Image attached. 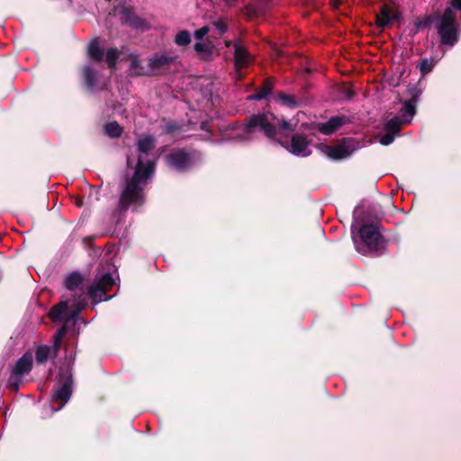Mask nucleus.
<instances>
[{
	"label": "nucleus",
	"mask_w": 461,
	"mask_h": 461,
	"mask_svg": "<svg viewBox=\"0 0 461 461\" xmlns=\"http://www.w3.org/2000/svg\"><path fill=\"white\" fill-rule=\"evenodd\" d=\"M156 158L153 146H130L127 167L133 174L121 195L120 204L123 209L143 203L142 191L154 172Z\"/></svg>",
	"instance_id": "f257e3e1"
},
{
	"label": "nucleus",
	"mask_w": 461,
	"mask_h": 461,
	"mask_svg": "<svg viewBox=\"0 0 461 461\" xmlns=\"http://www.w3.org/2000/svg\"><path fill=\"white\" fill-rule=\"evenodd\" d=\"M436 29L442 45L453 47L458 42L460 28L456 14L450 7L438 17Z\"/></svg>",
	"instance_id": "f03ea898"
},
{
	"label": "nucleus",
	"mask_w": 461,
	"mask_h": 461,
	"mask_svg": "<svg viewBox=\"0 0 461 461\" xmlns=\"http://www.w3.org/2000/svg\"><path fill=\"white\" fill-rule=\"evenodd\" d=\"M416 113V106L411 101H405L398 115L390 119L384 126V134L381 137L380 144H392L403 123L411 122Z\"/></svg>",
	"instance_id": "7ed1b4c3"
},
{
	"label": "nucleus",
	"mask_w": 461,
	"mask_h": 461,
	"mask_svg": "<svg viewBox=\"0 0 461 461\" xmlns=\"http://www.w3.org/2000/svg\"><path fill=\"white\" fill-rule=\"evenodd\" d=\"M274 120H277L274 113H259L250 115L246 126L249 132L258 131L263 132L269 140H274L278 133V128L272 122Z\"/></svg>",
	"instance_id": "20e7f679"
},
{
	"label": "nucleus",
	"mask_w": 461,
	"mask_h": 461,
	"mask_svg": "<svg viewBox=\"0 0 461 461\" xmlns=\"http://www.w3.org/2000/svg\"><path fill=\"white\" fill-rule=\"evenodd\" d=\"M360 237L368 250H376L379 247L381 235L375 225H364L360 230Z\"/></svg>",
	"instance_id": "39448f33"
},
{
	"label": "nucleus",
	"mask_w": 461,
	"mask_h": 461,
	"mask_svg": "<svg viewBox=\"0 0 461 461\" xmlns=\"http://www.w3.org/2000/svg\"><path fill=\"white\" fill-rule=\"evenodd\" d=\"M321 154L334 160L349 157L355 149L352 146H316Z\"/></svg>",
	"instance_id": "423d86ee"
},
{
	"label": "nucleus",
	"mask_w": 461,
	"mask_h": 461,
	"mask_svg": "<svg viewBox=\"0 0 461 461\" xmlns=\"http://www.w3.org/2000/svg\"><path fill=\"white\" fill-rule=\"evenodd\" d=\"M32 365V355H29V354L23 355L17 361L16 365L14 366V367L13 369L12 375L10 378L11 382L14 383L12 384V386L14 388L18 387V383L20 382V377L23 375L27 374L31 370Z\"/></svg>",
	"instance_id": "0eeeda50"
},
{
	"label": "nucleus",
	"mask_w": 461,
	"mask_h": 461,
	"mask_svg": "<svg viewBox=\"0 0 461 461\" xmlns=\"http://www.w3.org/2000/svg\"><path fill=\"white\" fill-rule=\"evenodd\" d=\"M66 332V327H62L55 335L54 346L50 348L47 346H41L36 351V359L39 363H44L50 357L55 356L59 348L61 338Z\"/></svg>",
	"instance_id": "6e6552de"
},
{
	"label": "nucleus",
	"mask_w": 461,
	"mask_h": 461,
	"mask_svg": "<svg viewBox=\"0 0 461 461\" xmlns=\"http://www.w3.org/2000/svg\"><path fill=\"white\" fill-rule=\"evenodd\" d=\"M72 380L71 377L68 376L62 385L55 392L52 397L53 403H59V406L54 409V411L60 410L69 400L72 393Z\"/></svg>",
	"instance_id": "1a4fd4ad"
},
{
	"label": "nucleus",
	"mask_w": 461,
	"mask_h": 461,
	"mask_svg": "<svg viewBox=\"0 0 461 461\" xmlns=\"http://www.w3.org/2000/svg\"><path fill=\"white\" fill-rule=\"evenodd\" d=\"M347 122L348 118L344 115L333 116L327 122L320 123L318 125V130L323 134L330 135L339 130Z\"/></svg>",
	"instance_id": "9d476101"
},
{
	"label": "nucleus",
	"mask_w": 461,
	"mask_h": 461,
	"mask_svg": "<svg viewBox=\"0 0 461 461\" xmlns=\"http://www.w3.org/2000/svg\"><path fill=\"white\" fill-rule=\"evenodd\" d=\"M121 13V21L122 23L128 24L135 29L144 30L147 28V23H145V21L136 16L129 9L122 7Z\"/></svg>",
	"instance_id": "9b49d317"
},
{
	"label": "nucleus",
	"mask_w": 461,
	"mask_h": 461,
	"mask_svg": "<svg viewBox=\"0 0 461 461\" xmlns=\"http://www.w3.org/2000/svg\"><path fill=\"white\" fill-rule=\"evenodd\" d=\"M235 65L237 68L247 67L251 62V56L248 50L240 42L233 44Z\"/></svg>",
	"instance_id": "f8f14e48"
},
{
	"label": "nucleus",
	"mask_w": 461,
	"mask_h": 461,
	"mask_svg": "<svg viewBox=\"0 0 461 461\" xmlns=\"http://www.w3.org/2000/svg\"><path fill=\"white\" fill-rule=\"evenodd\" d=\"M83 75L85 83L90 91H96L103 88V86L98 85L97 72L91 67L90 64H86L84 67Z\"/></svg>",
	"instance_id": "ddd939ff"
},
{
	"label": "nucleus",
	"mask_w": 461,
	"mask_h": 461,
	"mask_svg": "<svg viewBox=\"0 0 461 461\" xmlns=\"http://www.w3.org/2000/svg\"><path fill=\"white\" fill-rule=\"evenodd\" d=\"M396 18L397 15L388 6L384 5L376 14V23L379 27L390 26Z\"/></svg>",
	"instance_id": "4468645a"
},
{
	"label": "nucleus",
	"mask_w": 461,
	"mask_h": 461,
	"mask_svg": "<svg viewBox=\"0 0 461 461\" xmlns=\"http://www.w3.org/2000/svg\"><path fill=\"white\" fill-rule=\"evenodd\" d=\"M167 163L176 169H183L189 165L190 158L182 152H177L167 158Z\"/></svg>",
	"instance_id": "2eb2a0df"
},
{
	"label": "nucleus",
	"mask_w": 461,
	"mask_h": 461,
	"mask_svg": "<svg viewBox=\"0 0 461 461\" xmlns=\"http://www.w3.org/2000/svg\"><path fill=\"white\" fill-rule=\"evenodd\" d=\"M440 60V57L434 56L423 58L420 59L419 68L422 76H426L432 71L436 64Z\"/></svg>",
	"instance_id": "dca6fc26"
},
{
	"label": "nucleus",
	"mask_w": 461,
	"mask_h": 461,
	"mask_svg": "<svg viewBox=\"0 0 461 461\" xmlns=\"http://www.w3.org/2000/svg\"><path fill=\"white\" fill-rule=\"evenodd\" d=\"M273 86L269 81H266L264 86L257 90V92L248 96V100L261 101L267 98L272 92Z\"/></svg>",
	"instance_id": "f3484780"
},
{
	"label": "nucleus",
	"mask_w": 461,
	"mask_h": 461,
	"mask_svg": "<svg viewBox=\"0 0 461 461\" xmlns=\"http://www.w3.org/2000/svg\"><path fill=\"white\" fill-rule=\"evenodd\" d=\"M170 59H171L165 54H155L149 59V68L152 70L162 68L164 66L168 64Z\"/></svg>",
	"instance_id": "a211bd4d"
},
{
	"label": "nucleus",
	"mask_w": 461,
	"mask_h": 461,
	"mask_svg": "<svg viewBox=\"0 0 461 461\" xmlns=\"http://www.w3.org/2000/svg\"><path fill=\"white\" fill-rule=\"evenodd\" d=\"M88 55L91 59L95 61H101L104 59V51L101 49L97 40L90 42L88 46Z\"/></svg>",
	"instance_id": "6ab92c4d"
},
{
	"label": "nucleus",
	"mask_w": 461,
	"mask_h": 461,
	"mask_svg": "<svg viewBox=\"0 0 461 461\" xmlns=\"http://www.w3.org/2000/svg\"><path fill=\"white\" fill-rule=\"evenodd\" d=\"M104 131L107 136L117 138L122 135V128L116 122H111L104 126Z\"/></svg>",
	"instance_id": "aec40b11"
},
{
	"label": "nucleus",
	"mask_w": 461,
	"mask_h": 461,
	"mask_svg": "<svg viewBox=\"0 0 461 461\" xmlns=\"http://www.w3.org/2000/svg\"><path fill=\"white\" fill-rule=\"evenodd\" d=\"M286 150L298 158H304L311 154L308 146H285Z\"/></svg>",
	"instance_id": "412c9836"
},
{
	"label": "nucleus",
	"mask_w": 461,
	"mask_h": 461,
	"mask_svg": "<svg viewBox=\"0 0 461 461\" xmlns=\"http://www.w3.org/2000/svg\"><path fill=\"white\" fill-rule=\"evenodd\" d=\"M105 291L103 290L98 285L95 283L90 287L89 289V296L95 302H101L103 300H107V298H104ZM110 297H108L109 299Z\"/></svg>",
	"instance_id": "4be33fe9"
},
{
	"label": "nucleus",
	"mask_w": 461,
	"mask_h": 461,
	"mask_svg": "<svg viewBox=\"0 0 461 461\" xmlns=\"http://www.w3.org/2000/svg\"><path fill=\"white\" fill-rule=\"evenodd\" d=\"M67 303L63 302L58 304L50 313L54 321H60L65 318L67 311Z\"/></svg>",
	"instance_id": "5701e85b"
},
{
	"label": "nucleus",
	"mask_w": 461,
	"mask_h": 461,
	"mask_svg": "<svg viewBox=\"0 0 461 461\" xmlns=\"http://www.w3.org/2000/svg\"><path fill=\"white\" fill-rule=\"evenodd\" d=\"M95 284L106 292L111 286L114 285V279L110 275L105 274L100 276L95 281Z\"/></svg>",
	"instance_id": "b1692460"
},
{
	"label": "nucleus",
	"mask_w": 461,
	"mask_h": 461,
	"mask_svg": "<svg viewBox=\"0 0 461 461\" xmlns=\"http://www.w3.org/2000/svg\"><path fill=\"white\" fill-rule=\"evenodd\" d=\"M276 121L278 122L279 124L278 131L280 130L283 133L288 134L295 131L296 125L294 124L292 122L287 121L284 118H282L281 120L277 119Z\"/></svg>",
	"instance_id": "393cba45"
},
{
	"label": "nucleus",
	"mask_w": 461,
	"mask_h": 461,
	"mask_svg": "<svg viewBox=\"0 0 461 461\" xmlns=\"http://www.w3.org/2000/svg\"><path fill=\"white\" fill-rule=\"evenodd\" d=\"M118 59V50L114 48H110L105 54V59L110 68L113 69L116 66Z\"/></svg>",
	"instance_id": "a878e982"
},
{
	"label": "nucleus",
	"mask_w": 461,
	"mask_h": 461,
	"mask_svg": "<svg viewBox=\"0 0 461 461\" xmlns=\"http://www.w3.org/2000/svg\"><path fill=\"white\" fill-rule=\"evenodd\" d=\"M82 281L81 276L78 274H71L66 279V286L69 290L75 289Z\"/></svg>",
	"instance_id": "bb28decb"
},
{
	"label": "nucleus",
	"mask_w": 461,
	"mask_h": 461,
	"mask_svg": "<svg viewBox=\"0 0 461 461\" xmlns=\"http://www.w3.org/2000/svg\"><path fill=\"white\" fill-rule=\"evenodd\" d=\"M421 95V90L417 85H410L407 89V95L410 98L409 101L415 104Z\"/></svg>",
	"instance_id": "cd10ccee"
},
{
	"label": "nucleus",
	"mask_w": 461,
	"mask_h": 461,
	"mask_svg": "<svg viewBox=\"0 0 461 461\" xmlns=\"http://www.w3.org/2000/svg\"><path fill=\"white\" fill-rule=\"evenodd\" d=\"M130 72H131V74L136 75V76H143V75L147 74V71L143 68L140 67V61L138 60L137 58H133L131 59V66H130Z\"/></svg>",
	"instance_id": "c85d7f7f"
},
{
	"label": "nucleus",
	"mask_w": 461,
	"mask_h": 461,
	"mask_svg": "<svg viewBox=\"0 0 461 461\" xmlns=\"http://www.w3.org/2000/svg\"><path fill=\"white\" fill-rule=\"evenodd\" d=\"M175 41L179 46H185L191 41L190 33L187 31H181L176 35Z\"/></svg>",
	"instance_id": "c756f323"
},
{
	"label": "nucleus",
	"mask_w": 461,
	"mask_h": 461,
	"mask_svg": "<svg viewBox=\"0 0 461 461\" xmlns=\"http://www.w3.org/2000/svg\"><path fill=\"white\" fill-rule=\"evenodd\" d=\"M279 100L283 103L284 105L289 108H295L299 105L298 102L294 98V96L286 94H279Z\"/></svg>",
	"instance_id": "7c9ffc66"
},
{
	"label": "nucleus",
	"mask_w": 461,
	"mask_h": 461,
	"mask_svg": "<svg viewBox=\"0 0 461 461\" xmlns=\"http://www.w3.org/2000/svg\"><path fill=\"white\" fill-rule=\"evenodd\" d=\"M181 130L179 124L175 122H168L164 126V131L167 133H176Z\"/></svg>",
	"instance_id": "2f4dec72"
},
{
	"label": "nucleus",
	"mask_w": 461,
	"mask_h": 461,
	"mask_svg": "<svg viewBox=\"0 0 461 461\" xmlns=\"http://www.w3.org/2000/svg\"><path fill=\"white\" fill-rule=\"evenodd\" d=\"M212 26L216 30L219 35H221L226 32V26L222 21L213 22Z\"/></svg>",
	"instance_id": "473e14b6"
},
{
	"label": "nucleus",
	"mask_w": 461,
	"mask_h": 461,
	"mask_svg": "<svg viewBox=\"0 0 461 461\" xmlns=\"http://www.w3.org/2000/svg\"><path fill=\"white\" fill-rule=\"evenodd\" d=\"M209 26H203L194 32V37L200 41L209 32Z\"/></svg>",
	"instance_id": "72a5a7b5"
},
{
	"label": "nucleus",
	"mask_w": 461,
	"mask_h": 461,
	"mask_svg": "<svg viewBox=\"0 0 461 461\" xmlns=\"http://www.w3.org/2000/svg\"><path fill=\"white\" fill-rule=\"evenodd\" d=\"M194 50L197 51V52H203L207 50V46L205 43L203 42H196L194 44Z\"/></svg>",
	"instance_id": "f704fd0d"
},
{
	"label": "nucleus",
	"mask_w": 461,
	"mask_h": 461,
	"mask_svg": "<svg viewBox=\"0 0 461 461\" xmlns=\"http://www.w3.org/2000/svg\"><path fill=\"white\" fill-rule=\"evenodd\" d=\"M154 141L153 138L151 136H147L144 139H140L138 140L137 144L142 145V144H152Z\"/></svg>",
	"instance_id": "c9c22d12"
},
{
	"label": "nucleus",
	"mask_w": 461,
	"mask_h": 461,
	"mask_svg": "<svg viewBox=\"0 0 461 461\" xmlns=\"http://www.w3.org/2000/svg\"><path fill=\"white\" fill-rule=\"evenodd\" d=\"M450 4L453 8L461 10V0H451Z\"/></svg>",
	"instance_id": "e433bc0d"
},
{
	"label": "nucleus",
	"mask_w": 461,
	"mask_h": 461,
	"mask_svg": "<svg viewBox=\"0 0 461 461\" xmlns=\"http://www.w3.org/2000/svg\"><path fill=\"white\" fill-rule=\"evenodd\" d=\"M356 247H357V249L358 251H360L361 253H363V254H366V253L367 252L366 249H361L359 248V246H358L357 243H356Z\"/></svg>",
	"instance_id": "4c0bfd02"
},
{
	"label": "nucleus",
	"mask_w": 461,
	"mask_h": 461,
	"mask_svg": "<svg viewBox=\"0 0 461 461\" xmlns=\"http://www.w3.org/2000/svg\"><path fill=\"white\" fill-rule=\"evenodd\" d=\"M292 144H297V143L295 142V138H293Z\"/></svg>",
	"instance_id": "58836bf2"
}]
</instances>
